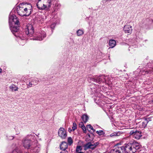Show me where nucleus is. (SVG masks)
Wrapping results in <instances>:
<instances>
[{
    "instance_id": "nucleus-1",
    "label": "nucleus",
    "mask_w": 153,
    "mask_h": 153,
    "mask_svg": "<svg viewBox=\"0 0 153 153\" xmlns=\"http://www.w3.org/2000/svg\"><path fill=\"white\" fill-rule=\"evenodd\" d=\"M9 23L10 29L13 34L15 36L21 38V35H18L20 24L18 18L15 15H9Z\"/></svg>"
},
{
    "instance_id": "nucleus-2",
    "label": "nucleus",
    "mask_w": 153,
    "mask_h": 153,
    "mask_svg": "<svg viewBox=\"0 0 153 153\" xmlns=\"http://www.w3.org/2000/svg\"><path fill=\"white\" fill-rule=\"evenodd\" d=\"M56 2L55 0H38L36 6L39 10L48 11L52 5H54V9H56V7L59 6V5Z\"/></svg>"
},
{
    "instance_id": "nucleus-3",
    "label": "nucleus",
    "mask_w": 153,
    "mask_h": 153,
    "mask_svg": "<svg viewBox=\"0 0 153 153\" xmlns=\"http://www.w3.org/2000/svg\"><path fill=\"white\" fill-rule=\"evenodd\" d=\"M32 10V6L29 3L20 4L17 8V13L21 16H29Z\"/></svg>"
},
{
    "instance_id": "nucleus-4",
    "label": "nucleus",
    "mask_w": 153,
    "mask_h": 153,
    "mask_svg": "<svg viewBox=\"0 0 153 153\" xmlns=\"http://www.w3.org/2000/svg\"><path fill=\"white\" fill-rule=\"evenodd\" d=\"M123 153H134L139 149L140 146L139 144L133 140L130 141L128 143L122 146Z\"/></svg>"
},
{
    "instance_id": "nucleus-5",
    "label": "nucleus",
    "mask_w": 153,
    "mask_h": 153,
    "mask_svg": "<svg viewBox=\"0 0 153 153\" xmlns=\"http://www.w3.org/2000/svg\"><path fill=\"white\" fill-rule=\"evenodd\" d=\"M107 76L105 75H101L99 76H96L95 77H89L88 79V81L89 82L94 81L99 84L101 82H105L106 81Z\"/></svg>"
},
{
    "instance_id": "nucleus-6",
    "label": "nucleus",
    "mask_w": 153,
    "mask_h": 153,
    "mask_svg": "<svg viewBox=\"0 0 153 153\" xmlns=\"http://www.w3.org/2000/svg\"><path fill=\"white\" fill-rule=\"evenodd\" d=\"M33 137V136L32 134L28 135L23 139L22 143L23 146L25 148L29 149L33 144V143L31 141V140L29 138V137Z\"/></svg>"
},
{
    "instance_id": "nucleus-7",
    "label": "nucleus",
    "mask_w": 153,
    "mask_h": 153,
    "mask_svg": "<svg viewBox=\"0 0 153 153\" xmlns=\"http://www.w3.org/2000/svg\"><path fill=\"white\" fill-rule=\"evenodd\" d=\"M98 144V142L92 144L91 142H88L84 145V149L85 150L88 149L94 150L96 148V146Z\"/></svg>"
},
{
    "instance_id": "nucleus-8",
    "label": "nucleus",
    "mask_w": 153,
    "mask_h": 153,
    "mask_svg": "<svg viewBox=\"0 0 153 153\" xmlns=\"http://www.w3.org/2000/svg\"><path fill=\"white\" fill-rule=\"evenodd\" d=\"M34 29L31 25H29L27 26V27L25 30V33L28 36H31L33 33Z\"/></svg>"
},
{
    "instance_id": "nucleus-9",
    "label": "nucleus",
    "mask_w": 153,
    "mask_h": 153,
    "mask_svg": "<svg viewBox=\"0 0 153 153\" xmlns=\"http://www.w3.org/2000/svg\"><path fill=\"white\" fill-rule=\"evenodd\" d=\"M29 149L31 153H38L40 150V146L33 144Z\"/></svg>"
},
{
    "instance_id": "nucleus-10",
    "label": "nucleus",
    "mask_w": 153,
    "mask_h": 153,
    "mask_svg": "<svg viewBox=\"0 0 153 153\" xmlns=\"http://www.w3.org/2000/svg\"><path fill=\"white\" fill-rule=\"evenodd\" d=\"M39 82L38 79L37 78H33L31 79V81L29 83L27 84V87L29 88L31 87L36 85L38 82Z\"/></svg>"
},
{
    "instance_id": "nucleus-11",
    "label": "nucleus",
    "mask_w": 153,
    "mask_h": 153,
    "mask_svg": "<svg viewBox=\"0 0 153 153\" xmlns=\"http://www.w3.org/2000/svg\"><path fill=\"white\" fill-rule=\"evenodd\" d=\"M130 134V135H133L135 138L137 139H139L142 136L141 132L137 131L136 129L131 131Z\"/></svg>"
},
{
    "instance_id": "nucleus-12",
    "label": "nucleus",
    "mask_w": 153,
    "mask_h": 153,
    "mask_svg": "<svg viewBox=\"0 0 153 153\" xmlns=\"http://www.w3.org/2000/svg\"><path fill=\"white\" fill-rule=\"evenodd\" d=\"M59 136L62 139H65L67 136V134L65 129L63 127H61L58 131Z\"/></svg>"
},
{
    "instance_id": "nucleus-13",
    "label": "nucleus",
    "mask_w": 153,
    "mask_h": 153,
    "mask_svg": "<svg viewBox=\"0 0 153 153\" xmlns=\"http://www.w3.org/2000/svg\"><path fill=\"white\" fill-rule=\"evenodd\" d=\"M111 153H123V150L121 146H118L117 145L115 148L111 151Z\"/></svg>"
},
{
    "instance_id": "nucleus-14",
    "label": "nucleus",
    "mask_w": 153,
    "mask_h": 153,
    "mask_svg": "<svg viewBox=\"0 0 153 153\" xmlns=\"http://www.w3.org/2000/svg\"><path fill=\"white\" fill-rule=\"evenodd\" d=\"M123 30L125 33H131L132 30V26L129 25H125L124 27Z\"/></svg>"
},
{
    "instance_id": "nucleus-15",
    "label": "nucleus",
    "mask_w": 153,
    "mask_h": 153,
    "mask_svg": "<svg viewBox=\"0 0 153 153\" xmlns=\"http://www.w3.org/2000/svg\"><path fill=\"white\" fill-rule=\"evenodd\" d=\"M148 122V121L147 119H146L142 120L141 122H139L138 123L140 126V127L141 128H144L146 126Z\"/></svg>"
},
{
    "instance_id": "nucleus-16",
    "label": "nucleus",
    "mask_w": 153,
    "mask_h": 153,
    "mask_svg": "<svg viewBox=\"0 0 153 153\" xmlns=\"http://www.w3.org/2000/svg\"><path fill=\"white\" fill-rule=\"evenodd\" d=\"M46 36V35L45 32L42 31V33H40L34 39L35 40H37L39 41L42 40Z\"/></svg>"
},
{
    "instance_id": "nucleus-17",
    "label": "nucleus",
    "mask_w": 153,
    "mask_h": 153,
    "mask_svg": "<svg viewBox=\"0 0 153 153\" xmlns=\"http://www.w3.org/2000/svg\"><path fill=\"white\" fill-rule=\"evenodd\" d=\"M68 147V143L65 142H62L60 145V148L61 150H66Z\"/></svg>"
},
{
    "instance_id": "nucleus-18",
    "label": "nucleus",
    "mask_w": 153,
    "mask_h": 153,
    "mask_svg": "<svg viewBox=\"0 0 153 153\" xmlns=\"http://www.w3.org/2000/svg\"><path fill=\"white\" fill-rule=\"evenodd\" d=\"M116 45V42L115 40L111 39L109 41V45L110 46V48H112L114 47Z\"/></svg>"
},
{
    "instance_id": "nucleus-19",
    "label": "nucleus",
    "mask_w": 153,
    "mask_h": 153,
    "mask_svg": "<svg viewBox=\"0 0 153 153\" xmlns=\"http://www.w3.org/2000/svg\"><path fill=\"white\" fill-rule=\"evenodd\" d=\"M81 118L84 123H85L88 121L89 117L86 114H84L82 115Z\"/></svg>"
},
{
    "instance_id": "nucleus-20",
    "label": "nucleus",
    "mask_w": 153,
    "mask_h": 153,
    "mask_svg": "<svg viewBox=\"0 0 153 153\" xmlns=\"http://www.w3.org/2000/svg\"><path fill=\"white\" fill-rule=\"evenodd\" d=\"M9 88L12 91H17L18 89V88L16 87V86L13 84L11 85L10 86Z\"/></svg>"
},
{
    "instance_id": "nucleus-21",
    "label": "nucleus",
    "mask_w": 153,
    "mask_h": 153,
    "mask_svg": "<svg viewBox=\"0 0 153 153\" xmlns=\"http://www.w3.org/2000/svg\"><path fill=\"white\" fill-rule=\"evenodd\" d=\"M87 128L88 131H90L91 130L93 131V132H94L95 131V130L93 128L92 126L90 124L87 126Z\"/></svg>"
},
{
    "instance_id": "nucleus-22",
    "label": "nucleus",
    "mask_w": 153,
    "mask_h": 153,
    "mask_svg": "<svg viewBox=\"0 0 153 153\" xmlns=\"http://www.w3.org/2000/svg\"><path fill=\"white\" fill-rule=\"evenodd\" d=\"M77 35L78 36H80L84 33L83 31L81 29H79L77 31Z\"/></svg>"
},
{
    "instance_id": "nucleus-23",
    "label": "nucleus",
    "mask_w": 153,
    "mask_h": 153,
    "mask_svg": "<svg viewBox=\"0 0 153 153\" xmlns=\"http://www.w3.org/2000/svg\"><path fill=\"white\" fill-rule=\"evenodd\" d=\"M120 133L119 132H114L110 134L111 137L114 136H118L120 135Z\"/></svg>"
},
{
    "instance_id": "nucleus-24",
    "label": "nucleus",
    "mask_w": 153,
    "mask_h": 153,
    "mask_svg": "<svg viewBox=\"0 0 153 153\" xmlns=\"http://www.w3.org/2000/svg\"><path fill=\"white\" fill-rule=\"evenodd\" d=\"M96 132L99 135H101L105 134V132L102 130L97 131Z\"/></svg>"
},
{
    "instance_id": "nucleus-25",
    "label": "nucleus",
    "mask_w": 153,
    "mask_h": 153,
    "mask_svg": "<svg viewBox=\"0 0 153 153\" xmlns=\"http://www.w3.org/2000/svg\"><path fill=\"white\" fill-rule=\"evenodd\" d=\"M68 142L69 145H71L73 143V140L71 137H69L68 138Z\"/></svg>"
},
{
    "instance_id": "nucleus-26",
    "label": "nucleus",
    "mask_w": 153,
    "mask_h": 153,
    "mask_svg": "<svg viewBox=\"0 0 153 153\" xmlns=\"http://www.w3.org/2000/svg\"><path fill=\"white\" fill-rule=\"evenodd\" d=\"M82 148L80 146H77L76 148V152L78 153L81 152L82 150Z\"/></svg>"
},
{
    "instance_id": "nucleus-27",
    "label": "nucleus",
    "mask_w": 153,
    "mask_h": 153,
    "mask_svg": "<svg viewBox=\"0 0 153 153\" xmlns=\"http://www.w3.org/2000/svg\"><path fill=\"white\" fill-rule=\"evenodd\" d=\"M76 124L75 122H74L73 123V126L72 127V130L73 131L75 130L76 128Z\"/></svg>"
},
{
    "instance_id": "nucleus-28",
    "label": "nucleus",
    "mask_w": 153,
    "mask_h": 153,
    "mask_svg": "<svg viewBox=\"0 0 153 153\" xmlns=\"http://www.w3.org/2000/svg\"><path fill=\"white\" fill-rule=\"evenodd\" d=\"M56 25V23H53L51 25H50V27L52 31L54 29V28L55 27V26Z\"/></svg>"
},
{
    "instance_id": "nucleus-29",
    "label": "nucleus",
    "mask_w": 153,
    "mask_h": 153,
    "mask_svg": "<svg viewBox=\"0 0 153 153\" xmlns=\"http://www.w3.org/2000/svg\"><path fill=\"white\" fill-rule=\"evenodd\" d=\"M91 89L92 90H94L95 89V88L93 89L92 88H91ZM100 90V89L99 88H98L96 90H94L93 91H92L94 92L93 93H98Z\"/></svg>"
},
{
    "instance_id": "nucleus-30",
    "label": "nucleus",
    "mask_w": 153,
    "mask_h": 153,
    "mask_svg": "<svg viewBox=\"0 0 153 153\" xmlns=\"http://www.w3.org/2000/svg\"><path fill=\"white\" fill-rule=\"evenodd\" d=\"M60 153H68V152L66 150H62Z\"/></svg>"
},
{
    "instance_id": "nucleus-31",
    "label": "nucleus",
    "mask_w": 153,
    "mask_h": 153,
    "mask_svg": "<svg viewBox=\"0 0 153 153\" xmlns=\"http://www.w3.org/2000/svg\"><path fill=\"white\" fill-rule=\"evenodd\" d=\"M81 128L84 131V132H85V131H86V128L85 126H83V127H82Z\"/></svg>"
},
{
    "instance_id": "nucleus-32",
    "label": "nucleus",
    "mask_w": 153,
    "mask_h": 153,
    "mask_svg": "<svg viewBox=\"0 0 153 153\" xmlns=\"http://www.w3.org/2000/svg\"><path fill=\"white\" fill-rule=\"evenodd\" d=\"M79 126L80 127L82 128V127H83V126L84 125L83 123L82 122L79 124Z\"/></svg>"
},
{
    "instance_id": "nucleus-33",
    "label": "nucleus",
    "mask_w": 153,
    "mask_h": 153,
    "mask_svg": "<svg viewBox=\"0 0 153 153\" xmlns=\"http://www.w3.org/2000/svg\"><path fill=\"white\" fill-rule=\"evenodd\" d=\"M2 71V69L0 68V73H1Z\"/></svg>"
},
{
    "instance_id": "nucleus-34",
    "label": "nucleus",
    "mask_w": 153,
    "mask_h": 153,
    "mask_svg": "<svg viewBox=\"0 0 153 153\" xmlns=\"http://www.w3.org/2000/svg\"><path fill=\"white\" fill-rule=\"evenodd\" d=\"M78 153H84L83 152H78Z\"/></svg>"
},
{
    "instance_id": "nucleus-35",
    "label": "nucleus",
    "mask_w": 153,
    "mask_h": 153,
    "mask_svg": "<svg viewBox=\"0 0 153 153\" xmlns=\"http://www.w3.org/2000/svg\"><path fill=\"white\" fill-rule=\"evenodd\" d=\"M140 26H141V27L142 26V25H141L140 24Z\"/></svg>"
},
{
    "instance_id": "nucleus-36",
    "label": "nucleus",
    "mask_w": 153,
    "mask_h": 153,
    "mask_svg": "<svg viewBox=\"0 0 153 153\" xmlns=\"http://www.w3.org/2000/svg\"><path fill=\"white\" fill-rule=\"evenodd\" d=\"M13 137H12V139H13Z\"/></svg>"
},
{
    "instance_id": "nucleus-37",
    "label": "nucleus",
    "mask_w": 153,
    "mask_h": 153,
    "mask_svg": "<svg viewBox=\"0 0 153 153\" xmlns=\"http://www.w3.org/2000/svg\"><path fill=\"white\" fill-rule=\"evenodd\" d=\"M152 23H153V22H152Z\"/></svg>"
}]
</instances>
